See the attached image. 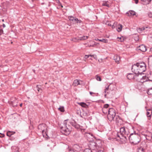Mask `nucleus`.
I'll use <instances>...</instances> for the list:
<instances>
[{
    "label": "nucleus",
    "mask_w": 152,
    "mask_h": 152,
    "mask_svg": "<svg viewBox=\"0 0 152 152\" xmlns=\"http://www.w3.org/2000/svg\"><path fill=\"white\" fill-rule=\"evenodd\" d=\"M131 69L132 72L135 74L140 75L145 71L146 65L144 62L137 63L132 65Z\"/></svg>",
    "instance_id": "f257e3e1"
},
{
    "label": "nucleus",
    "mask_w": 152,
    "mask_h": 152,
    "mask_svg": "<svg viewBox=\"0 0 152 152\" xmlns=\"http://www.w3.org/2000/svg\"><path fill=\"white\" fill-rule=\"evenodd\" d=\"M61 132L66 135H69L72 130L71 121L68 119L64 121L63 124L60 127Z\"/></svg>",
    "instance_id": "f03ea898"
},
{
    "label": "nucleus",
    "mask_w": 152,
    "mask_h": 152,
    "mask_svg": "<svg viewBox=\"0 0 152 152\" xmlns=\"http://www.w3.org/2000/svg\"><path fill=\"white\" fill-rule=\"evenodd\" d=\"M108 118L110 121H112L113 120H115L116 121H118V119H120V117L118 115L116 116L115 110L112 108H111L108 109Z\"/></svg>",
    "instance_id": "7ed1b4c3"
},
{
    "label": "nucleus",
    "mask_w": 152,
    "mask_h": 152,
    "mask_svg": "<svg viewBox=\"0 0 152 152\" xmlns=\"http://www.w3.org/2000/svg\"><path fill=\"white\" fill-rule=\"evenodd\" d=\"M130 142L134 144H137L140 141V136L136 134L131 133L129 137Z\"/></svg>",
    "instance_id": "20e7f679"
},
{
    "label": "nucleus",
    "mask_w": 152,
    "mask_h": 152,
    "mask_svg": "<svg viewBox=\"0 0 152 152\" xmlns=\"http://www.w3.org/2000/svg\"><path fill=\"white\" fill-rule=\"evenodd\" d=\"M90 146L94 152H103L101 148H97L96 144L94 142H91L90 144Z\"/></svg>",
    "instance_id": "39448f33"
},
{
    "label": "nucleus",
    "mask_w": 152,
    "mask_h": 152,
    "mask_svg": "<svg viewBox=\"0 0 152 152\" xmlns=\"http://www.w3.org/2000/svg\"><path fill=\"white\" fill-rule=\"evenodd\" d=\"M38 129L40 132H42V133L43 134L44 132L46 133L47 127L45 124H40L38 126Z\"/></svg>",
    "instance_id": "423d86ee"
},
{
    "label": "nucleus",
    "mask_w": 152,
    "mask_h": 152,
    "mask_svg": "<svg viewBox=\"0 0 152 152\" xmlns=\"http://www.w3.org/2000/svg\"><path fill=\"white\" fill-rule=\"evenodd\" d=\"M120 133L122 137H124L125 139H126L128 134L126 133V129L124 127H122L120 129Z\"/></svg>",
    "instance_id": "0eeeda50"
},
{
    "label": "nucleus",
    "mask_w": 152,
    "mask_h": 152,
    "mask_svg": "<svg viewBox=\"0 0 152 152\" xmlns=\"http://www.w3.org/2000/svg\"><path fill=\"white\" fill-rule=\"evenodd\" d=\"M127 78L128 79L131 80L132 79H135L138 81L139 79H138V75H134L132 73H129L127 76Z\"/></svg>",
    "instance_id": "6e6552de"
},
{
    "label": "nucleus",
    "mask_w": 152,
    "mask_h": 152,
    "mask_svg": "<svg viewBox=\"0 0 152 152\" xmlns=\"http://www.w3.org/2000/svg\"><path fill=\"white\" fill-rule=\"evenodd\" d=\"M138 79L139 80H140L141 82L143 83L147 81L148 80V77H146L145 75L142 76V74L140 75H138Z\"/></svg>",
    "instance_id": "1a4fd4ad"
},
{
    "label": "nucleus",
    "mask_w": 152,
    "mask_h": 152,
    "mask_svg": "<svg viewBox=\"0 0 152 152\" xmlns=\"http://www.w3.org/2000/svg\"><path fill=\"white\" fill-rule=\"evenodd\" d=\"M68 18L70 20L72 21L74 23H80L82 22L80 20H79L78 18L72 16H69Z\"/></svg>",
    "instance_id": "9d476101"
},
{
    "label": "nucleus",
    "mask_w": 152,
    "mask_h": 152,
    "mask_svg": "<svg viewBox=\"0 0 152 152\" xmlns=\"http://www.w3.org/2000/svg\"><path fill=\"white\" fill-rule=\"evenodd\" d=\"M137 49L139 50L142 52H144L146 51V46L143 45H142L137 47Z\"/></svg>",
    "instance_id": "9b49d317"
},
{
    "label": "nucleus",
    "mask_w": 152,
    "mask_h": 152,
    "mask_svg": "<svg viewBox=\"0 0 152 152\" xmlns=\"http://www.w3.org/2000/svg\"><path fill=\"white\" fill-rule=\"evenodd\" d=\"M72 148L76 152H79L81 149L80 146L77 144L74 145Z\"/></svg>",
    "instance_id": "f8f14e48"
},
{
    "label": "nucleus",
    "mask_w": 152,
    "mask_h": 152,
    "mask_svg": "<svg viewBox=\"0 0 152 152\" xmlns=\"http://www.w3.org/2000/svg\"><path fill=\"white\" fill-rule=\"evenodd\" d=\"M11 101L13 106H16L17 105L18 101L15 98H12L11 99Z\"/></svg>",
    "instance_id": "ddd939ff"
},
{
    "label": "nucleus",
    "mask_w": 152,
    "mask_h": 152,
    "mask_svg": "<svg viewBox=\"0 0 152 152\" xmlns=\"http://www.w3.org/2000/svg\"><path fill=\"white\" fill-rule=\"evenodd\" d=\"M88 37L87 36H83L82 37H79L78 39H77V38H74L73 39V40L75 42H76V41L75 40L76 39L77 40H86L88 39Z\"/></svg>",
    "instance_id": "4468645a"
},
{
    "label": "nucleus",
    "mask_w": 152,
    "mask_h": 152,
    "mask_svg": "<svg viewBox=\"0 0 152 152\" xmlns=\"http://www.w3.org/2000/svg\"><path fill=\"white\" fill-rule=\"evenodd\" d=\"M71 125L73 126L77 129H78L80 127V125L77 124L76 122H73L71 121Z\"/></svg>",
    "instance_id": "2eb2a0df"
},
{
    "label": "nucleus",
    "mask_w": 152,
    "mask_h": 152,
    "mask_svg": "<svg viewBox=\"0 0 152 152\" xmlns=\"http://www.w3.org/2000/svg\"><path fill=\"white\" fill-rule=\"evenodd\" d=\"M82 82L81 81H79L77 80H76L74 81L73 85L74 86H76L78 85L82 84Z\"/></svg>",
    "instance_id": "dca6fc26"
},
{
    "label": "nucleus",
    "mask_w": 152,
    "mask_h": 152,
    "mask_svg": "<svg viewBox=\"0 0 152 152\" xmlns=\"http://www.w3.org/2000/svg\"><path fill=\"white\" fill-rule=\"evenodd\" d=\"M122 25L118 24L117 25L116 29L117 31L118 32H120L122 30Z\"/></svg>",
    "instance_id": "f3484780"
},
{
    "label": "nucleus",
    "mask_w": 152,
    "mask_h": 152,
    "mask_svg": "<svg viewBox=\"0 0 152 152\" xmlns=\"http://www.w3.org/2000/svg\"><path fill=\"white\" fill-rule=\"evenodd\" d=\"M109 2L108 1H104L102 4V6H106L108 7H110V5L109 4Z\"/></svg>",
    "instance_id": "a211bd4d"
},
{
    "label": "nucleus",
    "mask_w": 152,
    "mask_h": 152,
    "mask_svg": "<svg viewBox=\"0 0 152 152\" xmlns=\"http://www.w3.org/2000/svg\"><path fill=\"white\" fill-rule=\"evenodd\" d=\"M114 60H115L116 62L118 63L120 60V57L118 55H115L114 56Z\"/></svg>",
    "instance_id": "6ab92c4d"
},
{
    "label": "nucleus",
    "mask_w": 152,
    "mask_h": 152,
    "mask_svg": "<svg viewBox=\"0 0 152 152\" xmlns=\"http://www.w3.org/2000/svg\"><path fill=\"white\" fill-rule=\"evenodd\" d=\"M129 16H134L135 15V12L132 10H130L126 13Z\"/></svg>",
    "instance_id": "aec40b11"
},
{
    "label": "nucleus",
    "mask_w": 152,
    "mask_h": 152,
    "mask_svg": "<svg viewBox=\"0 0 152 152\" xmlns=\"http://www.w3.org/2000/svg\"><path fill=\"white\" fill-rule=\"evenodd\" d=\"M15 133V132H14L8 131L7 133V135L8 137H10Z\"/></svg>",
    "instance_id": "412c9836"
},
{
    "label": "nucleus",
    "mask_w": 152,
    "mask_h": 152,
    "mask_svg": "<svg viewBox=\"0 0 152 152\" xmlns=\"http://www.w3.org/2000/svg\"><path fill=\"white\" fill-rule=\"evenodd\" d=\"M78 104L83 107H84L86 108H87L88 107V105L85 103L80 102Z\"/></svg>",
    "instance_id": "4be33fe9"
},
{
    "label": "nucleus",
    "mask_w": 152,
    "mask_h": 152,
    "mask_svg": "<svg viewBox=\"0 0 152 152\" xmlns=\"http://www.w3.org/2000/svg\"><path fill=\"white\" fill-rule=\"evenodd\" d=\"M141 1L143 2L144 3L143 4H149L150 2L152 1V0H140Z\"/></svg>",
    "instance_id": "5701e85b"
},
{
    "label": "nucleus",
    "mask_w": 152,
    "mask_h": 152,
    "mask_svg": "<svg viewBox=\"0 0 152 152\" xmlns=\"http://www.w3.org/2000/svg\"><path fill=\"white\" fill-rule=\"evenodd\" d=\"M99 41L102 42L104 43H107L108 42V40L107 39H102L99 40Z\"/></svg>",
    "instance_id": "b1692460"
},
{
    "label": "nucleus",
    "mask_w": 152,
    "mask_h": 152,
    "mask_svg": "<svg viewBox=\"0 0 152 152\" xmlns=\"http://www.w3.org/2000/svg\"><path fill=\"white\" fill-rule=\"evenodd\" d=\"M147 93L149 95H152V88L148 89Z\"/></svg>",
    "instance_id": "393cba45"
},
{
    "label": "nucleus",
    "mask_w": 152,
    "mask_h": 152,
    "mask_svg": "<svg viewBox=\"0 0 152 152\" xmlns=\"http://www.w3.org/2000/svg\"><path fill=\"white\" fill-rule=\"evenodd\" d=\"M102 110L103 113L104 114H107L108 111V110L107 109H105V108H103Z\"/></svg>",
    "instance_id": "a878e982"
},
{
    "label": "nucleus",
    "mask_w": 152,
    "mask_h": 152,
    "mask_svg": "<svg viewBox=\"0 0 152 152\" xmlns=\"http://www.w3.org/2000/svg\"><path fill=\"white\" fill-rule=\"evenodd\" d=\"M117 22H115L114 23L113 25L112 26V28L113 29L115 28H116L117 25Z\"/></svg>",
    "instance_id": "bb28decb"
},
{
    "label": "nucleus",
    "mask_w": 152,
    "mask_h": 152,
    "mask_svg": "<svg viewBox=\"0 0 152 152\" xmlns=\"http://www.w3.org/2000/svg\"><path fill=\"white\" fill-rule=\"evenodd\" d=\"M68 150L69 152H76L72 148L68 147Z\"/></svg>",
    "instance_id": "cd10ccee"
},
{
    "label": "nucleus",
    "mask_w": 152,
    "mask_h": 152,
    "mask_svg": "<svg viewBox=\"0 0 152 152\" xmlns=\"http://www.w3.org/2000/svg\"><path fill=\"white\" fill-rule=\"evenodd\" d=\"M117 136L118 137L120 138L121 139H124V137H122L121 136V135L120 134V132L117 133Z\"/></svg>",
    "instance_id": "c85d7f7f"
},
{
    "label": "nucleus",
    "mask_w": 152,
    "mask_h": 152,
    "mask_svg": "<svg viewBox=\"0 0 152 152\" xmlns=\"http://www.w3.org/2000/svg\"><path fill=\"white\" fill-rule=\"evenodd\" d=\"M80 134L78 133H76L74 134V137L76 138L79 137H80Z\"/></svg>",
    "instance_id": "c756f323"
},
{
    "label": "nucleus",
    "mask_w": 152,
    "mask_h": 152,
    "mask_svg": "<svg viewBox=\"0 0 152 152\" xmlns=\"http://www.w3.org/2000/svg\"><path fill=\"white\" fill-rule=\"evenodd\" d=\"M138 151V152H145L144 149L141 147L139 148Z\"/></svg>",
    "instance_id": "7c9ffc66"
},
{
    "label": "nucleus",
    "mask_w": 152,
    "mask_h": 152,
    "mask_svg": "<svg viewBox=\"0 0 152 152\" xmlns=\"http://www.w3.org/2000/svg\"><path fill=\"white\" fill-rule=\"evenodd\" d=\"M148 80L150 81H152V74L150 73V75L148 77Z\"/></svg>",
    "instance_id": "2f4dec72"
},
{
    "label": "nucleus",
    "mask_w": 152,
    "mask_h": 152,
    "mask_svg": "<svg viewBox=\"0 0 152 152\" xmlns=\"http://www.w3.org/2000/svg\"><path fill=\"white\" fill-rule=\"evenodd\" d=\"M58 110L61 112H63L64 111V107H61L58 108Z\"/></svg>",
    "instance_id": "473e14b6"
},
{
    "label": "nucleus",
    "mask_w": 152,
    "mask_h": 152,
    "mask_svg": "<svg viewBox=\"0 0 152 152\" xmlns=\"http://www.w3.org/2000/svg\"><path fill=\"white\" fill-rule=\"evenodd\" d=\"M96 79L97 80L99 81H101L102 80L101 78L99 76L97 75H96Z\"/></svg>",
    "instance_id": "72a5a7b5"
},
{
    "label": "nucleus",
    "mask_w": 152,
    "mask_h": 152,
    "mask_svg": "<svg viewBox=\"0 0 152 152\" xmlns=\"http://www.w3.org/2000/svg\"><path fill=\"white\" fill-rule=\"evenodd\" d=\"M84 152H93H93L91 150L89 149L86 148Z\"/></svg>",
    "instance_id": "f704fd0d"
},
{
    "label": "nucleus",
    "mask_w": 152,
    "mask_h": 152,
    "mask_svg": "<svg viewBox=\"0 0 152 152\" xmlns=\"http://www.w3.org/2000/svg\"><path fill=\"white\" fill-rule=\"evenodd\" d=\"M109 105L108 104H106L104 105L103 108H105V109H107V108L109 107Z\"/></svg>",
    "instance_id": "c9c22d12"
},
{
    "label": "nucleus",
    "mask_w": 152,
    "mask_h": 152,
    "mask_svg": "<svg viewBox=\"0 0 152 152\" xmlns=\"http://www.w3.org/2000/svg\"><path fill=\"white\" fill-rule=\"evenodd\" d=\"M37 90L38 91H39V89L41 88V86L40 85H37L36 87Z\"/></svg>",
    "instance_id": "e433bc0d"
},
{
    "label": "nucleus",
    "mask_w": 152,
    "mask_h": 152,
    "mask_svg": "<svg viewBox=\"0 0 152 152\" xmlns=\"http://www.w3.org/2000/svg\"><path fill=\"white\" fill-rule=\"evenodd\" d=\"M146 115L148 117H150L151 115V114H150V113L149 112H147Z\"/></svg>",
    "instance_id": "4c0bfd02"
},
{
    "label": "nucleus",
    "mask_w": 152,
    "mask_h": 152,
    "mask_svg": "<svg viewBox=\"0 0 152 152\" xmlns=\"http://www.w3.org/2000/svg\"><path fill=\"white\" fill-rule=\"evenodd\" d=\"M147 28V27H143L141 28H140V29L141 30V31H144L146 29V28Z\"/></svg>",
    "instance_id": "58836bf2"
},
{
    "label": "nucleus",
    "mask_w": 152,
    "mask_h": 152,
    "mask_svg": "<svg viewBox=\"0 0 152 152\" xmlns=\"http://www.w3.org/2000/svg\"><path fill=\"white\" fill-rule=\"evenodd\" d=\"M92 56L91 55H85V56L84 58L85 59H86L87 58H89V56Z\"/></svg>",
    "instance_id": "ea45409f"
},
{
    "label": "nucleus",
    "mask_w": 152,
    "mask_h": 152,
    "mask_svg": "<svg viewBox=\"0 0 152 152\" xmlns=\"http://www.w3.org/2000/svg\"><path fill=\"white\" fill-rule=\"evenodd\" d=\"M4 134H1L0 133V137H4Z\"/></svg>",
    "instance_id": "a19ab883"
},
{
    "label": "nucleus",
    "mask_w": 152,
    "mask_h": 152,
    "mask_svg": "<svg viewBox=\"0 0 152 152\" xmlns=\"http://www.w3.org/2000/svg\"><path fill=\"white\" fill-rule=\"evenodd\" d=\"M148 16L150 18L152 17V12L149 13L148 14Z\"/></svg>",
    "instance_id": "79ce46f5"
},
{
    "label": "nucleus",
    "mask_w": 152,
    "mask_h": 152,
    "mask_svg": "<svg viewBox=\"0 0 152 152\" xmlns=\"http://www.w3.org/2000/svg\"><path fill=\"white\" fill-rule=\"evenodd\" d=\"M109 86L110 85H109L107 87H106V88L105 89L106 90H108V89H109Z\"/></svg>",
    "instance_id": "37998d69"
},
{
    "label": "nucleus",
    "mask_w": 152,
    "mask_h": 152,
    "mask_svg": "<svg viewBox=\"0 0 152 152\" xmlns=\"http://www.w3.org/2000/svg\"><path fill=\"white\" fill-rule=\"evenodd\" d=\"M83 115L84 116H86L87 115V113H85L83 114Z\"/></svg>",
    "instance_id": "c03bdc74"
},
{
    "label": "nucleus",
    "mask_w": 152,
    "mask_h": 152,
    "mask_svg": "<svg viewBox=\"0 0 152 152\" xmlns=\"http://www.w3.org/2000/svg\"><path fill=\"white\" fill-rule=\"evenodd\" d=\"M3 32V30L2 29H0V33H1V34H2Z\"/></svg>",
    "instance_id": "a18cd8bd"
},
{
    "label": "nucleus",
    "mask_w": 152,
    "mask_h": 152,
    "mask_svg": "<svg viewBox=\"0 0 152 152\" xmlns=\"http://www.w3.org/2000/svg\"><path fill=\"white\" fill-rule=\"evenodd\" d=\"M89 93H90V94L91 95L94 94V93L92 92H91V91Z\"/></svg>",
    "instance_id": "49530a36"
},
{
    "label": "nucleus",
    "mask_w": 152,
    "mask_h": 152,
    "mask_svg": "<svg viewBox=\"0 0 152 152\" xmlns=\"http://www.w3.org/2000/svg\"><path fill=\"white\" fill-rule=\"evenodd\" d=\"M57 3H59L60 1L59 0H56Z\"/></svg>",
    "instance_id": "de8ad7c7"
},
{
    "label": "nucleus",
    "mask_w": 152,
    "mask_h": 152,
    "mask_svg": "<svg viewBox=\"0 0 152 152\" xmlns=\"http://www.w3.org/2000/svg\"><path fill=\"white\" fill-rule=\"evenodd\" d=\"M3 27L4 28L6 26H5V24H3Z\"/></svg>",
    "instance_id": "09e8293b"
},
{
    "label": "nucleus",
    "mask_w": 152,
    "mask_h": 152,
    "mask_svg": "<svg viewBox=\"0 0 152 152\" xmlns=\"http://www.w3.org/2000/svg\"><path fill=\"white\" fill-rule=\"evenodd\" d=\"M100 39H99L98 38H95V40H96V41H99V40Z\"/></svg>",
    "instance_id": "8fccbe9b"
},
{
    "label": "nucleus",
    "mask_w": 152,
    "mask_h": 152,
    "mask_svg": "<svg viewBox=\"0 0 152 152\" xmlns=\"http://www.w3.org/2000/svg\"><path fill=\"white\" fill-rule=\"evenodd\" d=\"M107 91V90H106L105 89L104 92L105 94L106 92Z\"/></svg>",
    "instance_id": "3c124183"
},
{
    "label": "nucleus",
    "mask_w": 152,
    "mask_h": 152,
    "mask_svg": "<svg viewBox=\"0 0 152 152\" xmlns=\"http://www.w3.org/2000/svg\"><path fill=\"white\" fill-rule=\"evenodd\" d=\"M150 51L152 52V48H150Z\"/></svg>",
    "instance_id": "603ef678"
},
{
    "label": "nucleus",
    "mask_w": 152,
    "mask_h": 152,
    "mask_svg": "<svg viewBox=\"0 0 152 152\" xmlns=\"http://www.w3.org/2000/svg\"><path fill=\"white\" fill-rule=\"evenodd\" d=\"M104 95L105 97H106V94H105Z\"/></svg>",
    "instance_id": "864d4df0"
},
{
    "label": "nucleus",
    "mask_w": 152,
    "mask_h": 152,
    "mask_svg": "<svg viewBox=\"0 0 152 152\" xmlns=\"http://www.w3.org/2000/svg\"><path fill=\"white\" fill-rule=\"evenodd\" d=\"M20 107H21L22 106V104H20Z\"/></svg>",
    "instance_id": "5fc2aeb1"
},
{
    "label": "nucleus",
    "mask_w": 152,
    "mask_h": 152,
    "mask_svg": "<svg viewBox=\"0 0 152 152\" xmlns=\"http://www.w3.org/2000/svg\"><path fill=\"white\" fill-rule=\"evenodd\" d=\"M4 19H2V21L3 22H4Z\"/></svg>",
    "instance_id": "6e6d98bb"
},
{
    "label": "nucleus",
    "mask_w": 152,
    "mask_h": 152,
    "mask_svg": "<svg viewBox=\"0 0 152 152\" xmlns=\"http://www.w3.org/2000/svg\"><path fill=\"white\" fill-rule=\"evenodd\" d=\"M108 25H109H109H110V24H108Z\"/></svg>",
    "instance_id": "4d7b16f0"
},
{
    "label": "nucleus",
    "mask_w": 152,
    "mask_h": 152,
    "mask_svg": "<svg viewBox=\"0 0 152 152\" xmlns=\"http://www.w3.org/2000/svg\"><path fill=\"white\" fill-rule=\"evenodd\" d=\"M1 33H0V36L1 35Z\"/></svg>",
    "instance_id": "13d9d810"
}]
</instances>
